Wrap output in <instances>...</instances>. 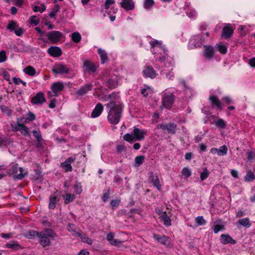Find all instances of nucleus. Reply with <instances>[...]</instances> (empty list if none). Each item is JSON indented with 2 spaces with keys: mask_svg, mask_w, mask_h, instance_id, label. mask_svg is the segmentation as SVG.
<instances>
[{
  "mask_svg": "<svg viewBox=\"0 0 255 255\" xmlns=\"http://www.w3.org/2000/svg\"><path fill=\"white\" fill-rule=\"evenodd\" d=\"M220 241L223 244H235L236 243V241L228 234L221 235Z\"/></svg>",
  "mask_w": 255,
  "mask_h": 255,
  "instance_id": "nucleus-21",
  "label": "nucleus"
},
{
  "mask_svg": "<svg viewBox=\"0 0 255 255\" xmlns=\"http://www.w3.org/2000/svg\"><path fill=\"white\" fill-rule=\"evenodd\" d=\"M160 217L162 220L164 222V225L166 226L171 225V220L170 218L167 216L166 212L161 213Z\"/></svg>",
  "mask_w": 255,
  "mask_h": 255,
  "instance_id": "nucleus-30",
  "label": "nucleus"
},
{
  "mask_svg": "<svg viewBox=\"0 0 255 255\" xmlns=\"http://www.w3.org/2000/svg\"><path fill=\"white\" fill-rule=\"evenodd\" d=\"M209 175V172L206 168H203V171L200 174V179L203 181L208 178Z\"/></svg>",
  "mask_w": 255,
  "mask_h": 255,
  "instance_id": "nucleus-44",
  "label": "nucleus"
},
{
  "mask_svg": "<svg viewBox=\"0 0 255 255\" xmlns=\"http://www.w3.org/2000/svg\"><path fill=\"white\" fill-rule=\"evenodd\" d=\"M23 71L26 74L29 76H34L36 73L35 69L31 66L26 67Z\"/></svg>",
  "mask_w": 255,
  "mask_h": 255,
  "instance_id": "nucleus-34",
  "label": "nucleus"
},
{
  "mask_svg": "<svg viewBox=\"0 0 255 255\" xmlns=\"http://www.w3.org/2000/svg\"><path fill=\"white\" fill-rule=\"evenodd\" d=\"M255 179V175L252 171H248L245 177L246 181L250 182L253 181Z\"/></svg>",
  "mask_w": 255,
  "mask_h": 255,
  "instance_id": "nucleus-36",
  "label": "nucleus"
},
{
  "mask_svg": "<svg viewBox=\"0 0 255 255\" xmlns=\"http://www.w3.org/2000/svg\"><path fill=\"white\" fill-rule=\"evenodd\" d=\"M76 234L78 237H80L82 242L86 243L89 245H92L93 241L89 239L85 234L79 233H76Z\"/></svg>",
  "mask_w": 255,
  "mask_h": 255,
  "instance_id": "nucleus-31",
  "label": "nucleus"
},
{
  "mask_svg": "<svg viewBox=\"0 0 255 255\" xmlns=\"http://www.w3.org/2000/svg\"><path fill=\"white\" fill-rule=\"evenodd\" d=\"M64 197V203L68 204L72 202L75 198V196L74 194L70 193H66Z\"/></svg>",
  "mask_w": 255,
  "mask_h": 255,
  "instance_id": "nucleus-32",
  "label": "nucleus"
},
{
  "mask_svg": "<svg viewBox=\"0 0 255 255\" xmlns=\"http://www.w3.org/2000/svg\"><path fill=\"white\" fill-rule=\"evenodd\" d=\"M153 239L157 241L159 243L168 246L170 245V241L168 237L165 236H159L158 234H153Z\"/></svg>",
  "mask_w": 255,
  "mask_h": 255,
  "instance_id": "nucleus-12",
  "label": "nucleus"
},
{
  "mask_svg": "<svg viewBox=\"0 0 255 255\" xmlns=\"http://www.w3.org/2000/svg\"><path fill=\"white\" fill-rule=\"evenodd\" d=\"M174 101V96L172 93H164L162 99V105L165 108L170 109Z\"/></svg>",
  "mask_w": 255,
  "mask_h": 255,
  "instance_id": "nucleus-3",
  "label": "nucleus"
},
{
  "mask_svg": "<svg viewBox=\"0 0 255 255\" xmlns=\"http://www.w3.org/2000/svg\"><path fill=\"white\" fill-rule=\"evenodd\" d=\"M120 97L116 93H112L108 95L99 97V100L102 102H109L108 103H115L120 100Z\"/></svg>",
  "mask_w": 255,
  "mask_h": 255,
  "instance_id": "nucleus-8",
  "label": "nucleus"
},
{
  "mask_svg": "<svg viewBox=\"0 0 255 255\" xmlns=\"http://www.w3.org/2000/svg\"><path fill=\"white\" fill-rule=\"evenodd\" d=\"M237 224L238 227L239 225H242L246 228H249L252 225V223H251L250 219L248 218L240 219L238 221Z\"/></svg>",
  "mask_w": 255,
  "mask_h": 255,
  "instance_id": "nucleus-28",
  "label": "nucleus"
},
{
  "mask_svg": "<svg viewBox=\"0 0 255 255\" xmlns=\"http://www.w3.org/2000/svg\"><path fill=\"white\" fill-rule=\"evenodd\" d=\"M61 167L65 170V171H71L72 170V167L69 163L67 162V161H65L64 162L62 163L61 164Z\"/></svg>",
  "mask_w": 255,
  "mask_h": 255,
  "instance_id": "nucleus-43",
  "label": "nucleus"
},
{
  "mask_svg": "<svg viewBox=\"0 0 255 255\" xmlns=\"http://www.w3.org/2000/svg\"><path fill=\"white\" fill-rule=\"evenodd\" d=\"M195 222L197 226H201L206 224V221L204 219L203 216H198L195 218Z\"/></svg>",
  "mask_w": 255,
  "mask_h": 255,
  "instance_id": "nucleus-45",
  "label": "nucleus"
},
{
  "mask_svg": "<svg viewBox=\"0 0 255 255\" xmlns=\"http://www.w3.org/2000/svg\"><path fill=\"white\" fill-rule=\"evenodd\" d=\"M204 41V39L202 35H194L190 40L189 45L191 48L200 47L203 44Z\"/></svg>",
  "mask_w": 255,
  "mask_h": 255,
  "instance_id": "nucleus-4",
  "label": "nucleus"
},
{
  "mask_svg": "<svg viewBox=\"0 0 255 255\" xmlns=\"http://www.w3.org/2000/svg\"><path fill=\"white\" fill-rule=\"evenodd\" d=\"M6 59V53L4 51H1L0 52V63L3 62L5 61Z\"/></svg>",
  "mask_w": 255,
  "mask_h": 255,
  "instance_id": "nucleus-56",
  "label": "nucleus"
},
{
  "mask_svg": "<svg viewBox=\"0 0 255 255\" xmlns=\"http://www.w3.org/2000/svg\"><path fill=\"white\" fill-rule=\"evenodd\" d=\"M41 233L43 234L45 236L48 237H54L56 236L55 233L51 229H46L43 232H41Z\"/></svg>",
  "mask_w": 255,
  "mask_h": 255,
  "instance_id": "nucleus-38",
  "label": "nucleus"
},
{
  "mask_svg": "<svg viewBox=\"0 0 255 255\" xmlns=\"http://www.w3.org/2000/svg\"><path fill=\"white\" fill-rule=\"evenodd\" d=\"M117 150L119 153H121L123 151H126V147L123 144L118 145L117 147Z\"/></svg>",
  "mask_w": 255,
  "mask_h": 255,
  "instance_id": "nucleus-60",
  "label": "nucleus"
},
{
  "mask_svg": "<svg viewBox=\"0 0 255 255\" xmlns=\"http://www.w3.org/2000/svg\"><path fill=\"white\" fill-rule=\"evenodd\" d=\"M215 124L217 127L222 128H225L226 127V124L222 119H219L217 121H215Z\"/></svg>",
  "mask_w": 255,
  "mask_h": 255,
  "instance_id": "nucleus-40",
  "label": "nucleus"
},
{
  "mask_svg": "<svg viewBox=\"0 0 255 255\" xmlns=\"http://www.w3.org/2000/svg\"><path fill=\"white\" fill-rule=\"evenodd\" d=\"M98 52L100 56L102 64H104L108 60L107 53L104 50L101 48L98 49Z\"/></svg>",
  "mask_w": 255,
  "mask_h": 255,
  "instance_id": "nucleus-29",
  "label": "nucleus"
},
{
  "mask_svg": "<svg viewBox=\"0 0 255 255\" xmlns=\"http://www.w3.org/2000/svg\"><path fill=\"white\" fill-rule=\"evenodd\" d=\"M145 157L143 155L137 156L135 158L134 161L135 165L139 166L144 162Z\"/></svg>",
  "mask_w": 255,
  "mask_h": 255,
  "instance_id": "nucleus-42",
  "label": "nucleus"
},
{
  "mask_svg": "<svg viewBox=\"0 0 255 255\" xmlns=\"http://www.w3.org/2000/svg\"><path fill=\"white\" fill-rule=\"evenodd\" d=\"M30 22L31 24H34L35 25H37L39 23V18L35 15L31 16L29 19Z\"/></svg>",
  "mask_w": 255,
  "mask_h": 255,
  "instance_id": "nucleus-51",
  "label": "nucleus"
},
{
  "mask_svg": "<svg viewBox=\"0 0 255 255\" xmlns=\"http://www.w3.org/2000/svg\"><path fill=\"white\" fill-rule=\"evenodd\" d=\"M115 3V0H106L105 2V8L108 9L110 8V5L113 4Z\"/></svg>",
  "mask_w": 255,
  "mask_h": 255,
  "instance_id": "nucleus-59",
  "label": "nucleus"
},
{
  "mask_svg": "<svg viewBox=\"0 0 255 255\" xmlns=\"http://www.w3.org/2000/svg\"><path fill=\"white\" fill-rule=\"evenodd\" d=\"M121 5L126 10H130L134 8V3L132 0H122Z\"/></svg>",
  "mask_w": 255,
  "mask_h": 255,
  "instance_id": "nucleus-17",
  "label": "nucleus"
},
{
  "mask_svg": "<svg viewBox=\"0 0 255 255\" xmlns=\"http://www.w3.org/2000/svg\"><path fill=\"white\" fill-rule=\"evenodd\" d=\"M39 234V233L37 232V231L31 230L26 232V235L29 238H31L32 237H35V236H37L38 237Z\"/></svg>",
  "mask_w": 255,
  "mask_h": 255,
  "instance_id": "nucleus-49",
  "label": "nucleus"
},
{
  "mask_svg": "<svg viewBox=\"0 0 255 255\" xmlns=\"http://www.w3.org/2000/svg\"><path fill=\"white\" fill-rule=\"evenodd\" d=\"M5 247L7 248L11 249L13 251H17L22 249L18 242L15 241H12L9 243L6 244Z\"/></svg>",
  "mask_w": 255,
  "mask_h": 255,
  "instance_id": "nucleus-27",
  "label": "nucleus"
},
{
  "mask_svg": "<svg viewBox=\"0 0 255 255\" xmlns=\"http://www.w3.org/2000/svg\"><path fill=\"white\" fill-rule=\"evenodd\" d=\"M218 154L220 156H223L227 153L228 148L225 145H223L218 149Z\"/></svg>",
  "mask_w": 255,
  "mask_h": 255,
  "instance_id": "nucleus-41",
  "label": "nucleus"
},
{
  "mask_svg": "<svg viewBox=\"0 0 255 255\" xmlns=\"http://www.w3.org/2000/svg\"><path fill=\"white\" fill-rule=\"evenodd\" d=\"M216 47L218 48V50L222 54H225L227 52V48L224 45L217 44L216 45Z\"/></svg>",
  "mask_w": 255,
  "mask_h": 255,
  "instance_id": "nucleus-47",
  "label": "nucleus"
},
{
  "mask_svg": "<svg viewBox=\"0 0 255 255\" xmlns=\"http://www.w3.org/2000/svg\"><path fill=\"white\" fill-rule=\"evenodd\" d=\"M157 128L166 130L169 134H173L176 132L177 125L174 123L158 125Z\"/></svg>",
  "mask_w": 255,
  "mask_h": 255,
  "instance_id": "nucleus-7",
  "label": "nucleus"
},
{
  "mask_svg": "<svg viewBox=\"0 0 255 255\" xmlns=\"http://www.w3.org/2000/svg\"><path fill=\"white\" fill-rule=\"evenodd\" d=\"M18 26L16 24V22L14 21H11L7 26V28L10 30H15L17 28Z\"/></svg>",
  "mask_w": 255,
  "mask_h": 255,
  "instance_id": "nucleus-46",
  "label": "nucleus"
},
{
  "mask_svg": "<svg viewBox=\"0 0 255 255\" xmlns=\"http://www.w3.org/2000/svg\"><path fill=\"white\" fill-rule=\"evenodd\" d=\"M103 110L104 107L102 104L101 103L97 104L91 113V117L93 118L98 117L101 114Z\"/></svg>",
  "mask_w": 255,
  "mask_h": 255,
  "instance_id": "nucleus-18",
  "label": "nucleus"
},
{
  "mask_svg": "<svg viewBox=\"0 0 255 255\" xmlns=\"http://www.w3.org/2000/svg\"><path fill=\"white\" fill-rule=\"evenodd\" d=\"M52 72L55 74H68L70 69L63 64L58 63L56 64L52 69Z\"/></svg>",
  "mask_w": 255,
  "mask_h": 255,
  "instance_id": "nucleus-6",
  "label": "nucleus"
},
{
  "mask_svg": "<svg viewBox=\"0 0 255 255\" xmlns=\"http://www.w3.org/2000/svg\"><path fill=\"white\" fill-rule=\"evenodd\" d=\"M74 188L77 194H80L82 191V186L78 182H76L75 183L74 185Z\"/></svg>",
  "mask_w": 255,
  "mask_h": 255,
  "instance_id": "nucleus-48",
  "label": "nucleus"
},
{
  "mask_svg": "<svg viewBox=\"0 0 255 255\" xmlns=\"http://www.w3.org/2000/svg\"><path fill=\"white\" fill-rule=\"evenodd\" d=\"M38 237L40 239V244L43 247H45L49 246L50 244V240L48 237L43 235L41 233H39Z\"/></svg>",
  "mask_w": 255,
  "mask_h": 255,
  "instance_id": "nucleus-23",
  "label": "nucleus"
},
{
  "mask_svg": "<svg viewBox=\"0 0 255 255\" xmlns=\"http://www.w3.org/2000/svg\"><path fill=\"white\" fill-rule=\"evenodd\" d=\"M11 172L18 179H22L27 174L26 172H23L22 168L18 167L17 164L12 166Z\"/></svg>",
  "mask_w": 255,
  "mask_h": 255,
  "instance_id": "nucleus-9",
  "label": "nucleus"
},
{
  "mask_svg": "<svg viewBox=\"0 0 255 255\" xmlns=\"http://www.w3.org/2000/svg\"><path fill=\"white\" fill-rule=\"evenodd\" d=\"M72 40L75 43H79L81 40V36L78 32H75L71 35Z\"/></svg>",
  "mask_w": 255,
  "mask_h": 255,
  "instance_id": "nucleus-37",
  "label": "nucleus"
},
{
  "mask_svg": "<svg viewBox=\"0 0 255 255\" xmlns=\"http://www.w3.org/2000/svg\"><path fill=\"white\" fill-rule=\"evenodd\" d=\"M47 52L54 57H59L62 54L61 49L56 46H51L48 49Z\"/></svg>",
  "mask_w": 255,
  "mask_h": 255,
  "instance_id": "nucleus-19",
  "label": "nucleus"
},
{
  "mask_svg": "<svg viewBox=\"0 0 255 255\" xmlns=\"http://www.w3.org/2000/svg\"><path fill=\"white\" fill-rule=\"evenodd\" d=\"M149 179L153 184V185L156 187L159 191H161V187L160 184L159 180L156 173L153 172L150 173Z\"/></svg>",
  "mask_w": 255,
  "mask_h": 255,
  "instance_id": "nucleus-13",
  "label": "nucleus"
},
{
  "mask_svg": "<svg viewBox=\"0 0 255 255\" xmlns=\"http://www.w3.org/2000/svg\"><path fill=\"white\" fill-rule=\"evenodd\" d=\"M146 132L138 128H134L131 133H127L124 136V139L128 142H132L134 140H141L144 137Z\"/></svg>",
  "mask_w": 255,
  "mask_h": 255,
  "instance_id": "nucleus-2",
  "label": "nucleus"
},
{
  "mask_svg": "<svg viewBox=\"0 0 255 255\" xmlns=\"http://www.w3.org/2000/svg\"><path fill=\"white\" fill-rule=\"evenodd\" d=\"M46 102L43 93L40 92L31 99V103L34 105H42Z\"/></svg>",
  "mask_w": 255,
  "mask_h": 255,
  "instance_id": "nucleus-10",
  "label": "nucleus"
},
{
  "mask_svg": "<svg viewBox=\"0 0 255 255\" xmlns=\"http://www.w3.org/2000/svg\"><path fill=\"white\" fill-rule=\"evenodd\" d=\"M9 143L7 139L0 138V147L3 145H6Z\"/></svg>",
  "mask_w": 255,
  "mask_h": 255,
  "instance_id": "nucleus-63",
  "label": "nucleus"
},
{
  "mask_svg": "<svg viewBox=\"0 0 255 255\" xmlns=\"http://www.w3.org/2000/svg\"><path fill=\"white\" fill-rule=\"evenodd\" d=\"M209 100L211 102V106L212 108H217L220 110L223 109L222 104L217 96L214 95L210 96Z\"/></svg>",
  "mask_w": 255,
  "mask_h": 255,
  "instance_id": "nucleus-11",
  "label": "nucleus"
},
{
  "mask_svg": "<svg viewBox=\"0 0 255 255\" xmlns=\"http://www.w3.org/2000/svg\"><path fill=\"white\" fill-rule=\"evenodd\" d=\"M182 173L186 178H188L191 175V172L190 170L187 167H185L182 169Z\"/></svg>",
  "mask_w": 255,
  "mask_h": 255,
  "instance_id": "nucleus-52",
  "label": "nucleus"
},
{
  "mask_svg": "<svg viewBox=\"0 0 255 255\" xmlns=\"http://www.w3.org/2000/svg\"><path fill=\"white\" fill-rule=\"evenodd\" d=\"M2 75L4 78V79L6 80L7 81H10V75L9 73L7 71H3L2 73Z\"/></svg>",
  "mask_w": 255,
  "mask_h": 255,
  "instance_id": "nucleus-64",
  "label": "nucleus"
},
{
  "mask_svg": "<svg viewBox=\"0 0 255 255\" xmlns=\"http://www.w3.org/2000/svg\"><path fill=\"white\" fill-rule=\"evenodd\" d=\"M110 192V189H109L107 192L103 194V197H102V200L104 202H106L108 200V199L109 198Z\"/></svg>",
  "mask_w": 255,
  "mask_h": 255,
  "instance_id": "nucleus-61",
  "label": "nucleus"
},
{
  "mask_svg": "<svg viewBox=\"0 0 255 255\" xmlns=\"http://www.w3.org/2000/svg\"><path fill=\"white\" fill-rule=\"evenodd\" d=\"M83 66L86 68V70L90 73H94L97 70L96 65L89 60L85 61L83 63Z\"/></svg>",
  "mask_w": 255,
  "mask_h": 255,
  "instance_id": "nucleus-20",
  "label": "nucleus"
},
{
  "mask_svg": "<svg viewBox=\"0 0 255 255\" xmlns=\"http://www.w3.org/2000/svg\"><path fill=\"white\" fill-rule=\"evenodd\" d=\"M35 119V116L34 114H33L31 112H29L26 115V120H28L29 121H32Z\"/></svg>",
  "mask_w": 255,
  "mask_h": 255,
  "instance_id": "nucleus-58",
  "label": "nucleus"
},
{
  "mask_svg": "<svg viewBox=\"0 0 255 255\" xmlns=\"http://www.w3.org/2000/svg\"><path fill=\"white\" fill-rule=\"evenodd\" d=\"M46 9L45 6L44 5H42L41 6L35 5L33 7V10L34 12L40 11L43 12Z\"/></svg>",
  "mask_w": 255,
  "mask_h": 255,
  "instance_id": "nucleus-53",
  "label": "nucleus"
},
{
  "mask_svg": "<svg viewBox=\"0 0 255 255\" xmlns=\"http://www.w3.org/2000/svg\"><path fill=\"white\" fill-rule=\"evenodd\" d=\"M32 132L33 133V135L34 136L37 141L40 142L42 140L41 135L39 132H38L36 130H34L32 131Z\"/></svg>",
  "mask_w": 255,
  "mask_h": 255,
  "instance_id": "nucleus-54",
  "label": "nucleus"
},
{
  "mask_svg": "<svg viewBox=\"0 0 255 255\" xmlns=\"http://www.w3.org/2000/svg\"><path fill=\"white\" fill-rule=\"evenodd\" d=\"M93 85L91 84H87L81 87L77 92L76 94L78 96H82L87 94L92 89Z\"/></svg>",
  "mask_w": 255,
  "mask_h": 255,
  "instance_id": "nucleus-15",
  "label": "nucleus"
},
{
  "mask_svg": "<svg viewBox=\"0 0 255 255\" xmlns=\"http://www.w3.org/2000/svg\"><path fill=\"white\" fill-rule=\"evenodd\" d=\"M154 3V0H144L143 6L146 9H150Z\"/></svg>",
  "mask_w": 255,
  "mask_h": 255,
  "instance_id": "nucleus-39",
  "label": "nucleus"
},
{
  "mask_svg": "<svg viewBox=\"0 0 255 255\" xmlns=\"http://www.w3.org/2000/svg\"><path fill=\"white\" fill-rule=\"evenodd\" d=\"M106 86L110 89H113L117 87L118 83L116 80L110 79L106 82Z\"/></svg>",
  "mask_w": 255,
  "mask_h": 255,
  "instance_id": "nucleus-35",
  "label": "nucleus"
},
{
  "mask_svg": "<svg viewBox=\"0 0 255 255\" xmlns=\"http://www.w3.org/2000/svg\"><path fill=\"white\" fill-rule=\"evenodd\" d=\"M105 106L108 109L109 122L113 125L118 124L121 118L124 107L121 99L115 103H108Z\"/></svg>",
  "mask_w": 255,
  "mask_h": 255,
  "instance_id": "nucleus-1",
  "label": "nucleus"
},
{
  "mask_svg": "<svg viewBox=\"0 0 255 255\" xmlns=\"http://www.w3.org/2000/svg\"><path fill=\"white\" fill-rule=\"evenodd\" d=\"M59 10V6L58 5H56L54 6V8L52 9L51 12L49 14V16L50 17H54L56 13Z\"/></svg>",
  "mask_w": 255,
  "mask_h": 255,
  "instance_id": "nucleus-50",
  "label": "nucleus"
},
{
  "mask_svg": "<svg viewBox=\"0 0 255 255\" xmlns=\"http://www.w3.org/2000/svg\"><path fill=\"white\" fill-rule=\"evenodd\" d=\"M48 39L53 43H56L60 41L62 37V33L59 31H52L46 33Z\"/></svg>",
  "mask_w": 255,
  "mask_h": 255,
  "instance_id": "nucleus-5",
  "label": "nucleus"
},
{
  "mask_svg": "<svg viewBox=\"0 0 255 255\" xmlns=\"http://www.w3.org/2000/svg\"><path fill=\"white\" fill-rule=\"evenodd\" d=\"M0 109L2 112L8 117H10L12 115V111L9 108L4 106L0 105Z\"/></svg>",
  "mask_w": 255,
  "mask_h": 255,
  "instance_id": "nucleus-33",
  "label": "nucleus"
},
{
  "mask_svg": "<svg viewBox=\"0 0 255 255\" xmlns=\"http://www.w3.org/2000/svg\"><path fill=\"white\" fill-rule=\"evenodd\" d=\"M224 229V226L222 225H216L214 226V232L215 234L218 233L220 230Z\"/></svg>",
  "mask_w": 255,
  "mask_h": 255,
  "instance_id": "nucleus-55",
  "label": "nucleus"
},
{
  "mask_svg": "<svg viewBox=\"0 0 255 255\" xmlns=\"http://www.w3.org/2000/svg\"><path fill=\"white\" fill-rule=\"evenodd\" d=\"M24 32V30L21 27H17L14 30L15 34L18 36H21Z\"/></svg>",
  "mask_w": 255,
  "mask_h": 255,
  "instance_id": "nucleus-57",
  "label": "nucleus"
},
{
  "mask_svg": "<svg viewBox=\"0 0 255 255\" xmlns=\"http://www.w3.org/2000/svg\"><path fill=\"white\" fill-rule=\"evenodd\" d=\"M247 157L249 160H251L255 158V153L253 151H249L247 153Z\"/></svg>",
  "mask_w": 255,
  "mask_h": 255,
  "instance_id": "nucleus-62",
  "label": "nucleus"
},
{
  "mask_svg": "<svg viewBox=\"0 0 255 255\" xmlns=\"http://www.w3.org/2000/svg\"><path fill=\"white\" fill-rule=\"evenodd\" d=\"M64 88L63 84L59 82L53 83L51 86L52 92L57 94L58 92L63 90ZM57 96V95H55Z\"/></svg>",
  "mask_w": 255,
  "mask_h": 255,
  "instance_id": "nucleus-24",
  "label": "nucleus"
},
{
  "mask_svg": "<svg viewBox=\"0 0 255 255\" xmlns=\"http://www.w3.org/2000/svg\"><path fill=\"white\" fill-rule=\"evenodd\" d=\"M234 30L231 27L226 26L223 29L222 36L224 37L225 38L228 39L230 38L233 35Z\"/></svg>",
  "mask_w": 255,
  "mask_h": 255,
  "instance_id": "nucleus-25",
  "label": "nucleus"
},
{
  "mask_svg": "<svg viewBox=\"0 0 255 255\" xmlns=\"http://www.w3.org/2000/svg\"><path fill=\"white\" fill-rule=\"evenodd\" d=\"M143 73L146 77H149L151 79L154 78L157 75L155 71L151 66H147L143 70Z\"/></svg>",
  "mask_w": 255,
  "mask_h": 255,
  "instance_id": "nucleus-16",
  "label": "nucleus"
},
{
  "mask_svg": "<svg viewBox=\"0 0 255 255\" xmlns=\"http://www.w3.org/2000/svg\"><path fill=\"white\" fill-rule=\"evenodd\" d=\"M204 47L205 48L204 53V57L209 59L212 58L214 54L213 47L210 45H205Z\"/></svg>",
  "mask_w": 255,
  "mask_h": 255,
  "instance_id": "nucleus-22",
  "label": "nucleus"
},
{
  "mask_svg": "<svg viewBox=\"0 0 255 255\" xmlns=\"http://www.w3.org/2000/svg\"><path fill=\"white\" fill-rule=\"evenodd\" d=\"M15 129V130H19L23 135H27L29 133L28 128L22 124H18Z\"/></svg>",
  "mask_w": 255,
  "mask_h": 255,
  "instance_id": "nucleus-26",
  "label": "nucleus"
},
{
  "mask_svg": "<svg viewBox=\"0 0 255 255\" xmlns=\"http://www.w3.org/2000/svg\"><path fill=\"white\" fill-rule=\"evenodd\" d=\"M60 200V195H56L55 194H51L49 196V203L48 208L50 209H54L56 207V203Z\"/></svg>",
  "mask_w": 255,
  "mask_h": 255,
  "instance_id": "nucleus-14",
  "label": "nucleus"
}]
</instances>
